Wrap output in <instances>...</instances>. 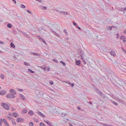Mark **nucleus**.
Wrapping results in <instances>:
<instances>
[{
  "label": "nucleus",
  "instance_id": "obj_24",
  "mask_svg": "<svg viewBox=\"0 0 126 126\" xmlns=\"http://www.w3.org/2000/svg\"><path fill=\"white\" fill-rule=\"evenodd\" d=\"M60 63H62L63 66H65L66 65L65 63L63 61H60Z\"/></svg>",
  "mask_w": 126,
  "mask_h": 126
},
{
  "label": "nucleus",
  "instance_id": "obj_5",
  "mask_svg": "<svg viewBox=\"0 0 126 126\" xmlns=\"http://www.w3.org/2000/svg\"><path fill=\"white\" fill-rule=\"evenodd\" d=\"M35 112L36 113L38 114L39 116L43 118H45L46 117L43 114H42L41 112H39L37 110H36V111H35Z\"/></svg>",
  "mask_w": 126,
  "mask_h": 126
},
{
  "label": "nucleus",
  "instance_id": "obj_56",
  "mask_svg": "<svg viewBox=\"0 0 126 126\" xmlns=\"http://www.w3.org/2000/svg\"><path fill=\"white\" fill-rule=\"evenodd\" d=\"M8 115H9L10 116H12V114L11 113H9L8 114Z\"/></svg>",
  "mask_w": 126,
  "mask_h": 126
},
{
  "label": "nucleus",
  "instance_id": "obj_22",
  "mask_svg": "<svg viewBox=\"0 0 126 126\" xmlns=\"http://www.w3.org/2000/svg\"><path fill=\"white\" fill-rule=\"evenodd\" d=\"M99 95H100L103 98H105V95L102 93L101 92V94H99Z\"/></svg>",
  "mask_w": 126,
  "mask_h": 126
},
{
  "label": "nucleus",
  "instance_id": "obj_61",
  "mask_svg": "<svg viewBox=\"0 0 126 126\" xmlns=\"http://www.w3.org/2000/svg\"><path fill=\"white\" fill-rule=\"evenodd\" d=\"M123 41L124 42H126V40H123Z\"/></svg>",
  "mask_w": 126,
  "mask_h": 126
},
{
  "label": "nucleus",
  "instance_id": "obj_7",
  "mask_svg": "<svg viewBox=\"0 0 126 126\" xmlns=\"http://www.w3.org/2000/svg\"><path fill=\"white\" fill-rule=\"evenodd\" d=\"M6 93V92L5 91L1 90L0 92V94L1 95H4Z\"/></svg>",
  "mask_w": 126,
  "mask_h": 126
},
{
  "label": "nucleus",
  "instance_id": "obj_3",
  "mask_svg": "<svg viewBox=\"0 0 126 126\" xmlns=\"http://www.w3.org/2000/svg\"><path fill=\"white\" fill-rule=\"evenodd\" d=\"M1 105L2 107L6 110H8L9 109V106L5 103H2L1 104Z\"/></svg>",
  "mask_w": 126,
  "mask_h": 126
},
{
  "label": "nucleus",
  "instance_id": "obj_46",
  "mask_svg": "<svg viewBox=\"0 0 126 126\" xmlns=\"http://www.w3.org/2000/svg\"><path fill=\"white\" fill-rule=\"evenodd\" d=\"M66 29L64 30V31L65 32V33L67 34L68 32L66 31Z\"/></svg>",
  "mask_w": 126,
  "mask_h": 126
},
{
  "label": "nucleus",
  "instance_id": "obj_6",
  "mask_svg": "<svg viewBox=\"0 0 126 126\" xmlns=\"http://www.w3.org/2000/svg\"><path fill=\"white\" fill-rule=\"evenodd\" d=\"M24 119L21 118H19L16 119V121L17 123L21 122L23 121Z\"/></svg>",
  "mask_w": 126,
  "mask_h": 126
},
{
  "label": "nucleus",
  "instance_id": "obj_4",
  "mask_svg": "<svg viewBox=\"0 0 126 126\" xmlns=\"http://www.w3.org/2000/svg\"><path fill=\"white\" fill-rule=\"evenodd\" d=\"M79 54L80 55V57L81 59V60L83 62H84V64H85L86 62L85 61L84 59L83 58V54L82 53L80 52L79 53Z\"/></svg>",
  "mask_w": 126,
  "mask_h": 126
},
{
  "label": "nucleus",
  "instance_id": "obj_57",
  "mask_svg": "<svg viewBox=\"0 0 126 126\" xmlns=\"http://www.w3.org/2000/svg\"><path fill=\"white\" fill-rule=\"evenodd\" d=\"M4 43L2 41H0V44H3Z\"/></svg>",
  "mask_w": 126,
  "mask_h": 126
},
{
  "label": "nucleus",
  "instance_id": "obj_13",
  "mask_svg": "<svg viewBox=\"0 0 126 126\" xmlns=\"http://www.w3.org/2000/svg\"><path fill=\"white\" fill-rule=\"evenodd\" d=\"M28 114L30 115H32L33 114V112L32 110H31L28 112Z\"/></svg>",
  "mask_w": 126,
  "mask_h": 126
},
{
  "label": "nucleus",
  "instance_id": "obj_49",
  "mask_svg": "<svg viewBox=\"0 0 126 126\" xmlns=\"http://www.w3.org/2000/svg\"><path fill=\"white\" fill-rule=\"evenodd\" d=\"M34 53L33 52H31L30 53V54L31 55H34Z\"/></svg>",
  "mask_w": 126,
  "mask_h": 126
},
{
  "label": "nucleus",
  "instance_id": "obj_31",
  "mask_svg": "<svg viewBox=\"0 0 126 126\" xmlns=\"http://www.w3.org/2000/svg\"><path fill=\"white\" fill-rule=\"evenodd\" d=\"M29 125L30 126H33V124L32 122H30L29 123Z\"/></svg>",
  "mask_w": 126,
  "mask_h": 126
},
{
  "label": "nucleus",
  "instance_id": "obj_28",
  "mask_svg": "<svg viewBox=\"0 0 126 126\" xmlns=\"http://www.w3.org/2000/svg\"><path fill=\"white\" fill-rule=\"evenodd\" d=\"M0 78L2 79H3L4 78V77L3 74H2L1 75Z\"/></svg>",
  "mask_w": 126,
  "mask_h": 126
},
{
  "label": "nucleus",
  "instance_id": "obj_43",
  "mask_svg": "<svg viewBox=\"0 0 126 126\" xmlns=\"http://www.w3.org/2000/svg\"><path fill=\"white\" fill-rule=\"evenodd\" d=\"M54 34L56 36H58L59 35V34H57L56 32H54Z\"/></svg>",
  "mask_w": 126,
  "mask_h": 126
},
{
  "label": "nucleus",
  "instance_id": "obj_58",
  "mask_svg": "<svg viewBox=\"0 0 126 126\" xmlns=\"http://www.w3.org/2000/svg\"><path fill=\"white\" fill-rule=\"evenodd\" d=\"M19 90L20 91H23V90L22 89H19Z\"/></svg>",
  "mask_w": 126,
  "mask_h": 126
},
{
  "label": "nucleus",
  "instance_id": "obj_62",
  "mask_svg": "<svg viewBox=\"0 0 126 126\" xmlns=\"http://www.w3.org/2000/svg\"><path fill=\"white\" fill-rule=\"evenodd\" d=\"M89 103L90 104H92V102H91V101H89Z\"/></svg>",
  "mask_w": 126,
  "mask_h": 126
},
{
  "label": "nucleus",
  "instance_id": "obj_23",
  "mask_svg": "<svg viewBox=\"0 0 126 126\" xmlns=\"http://www.w3.org/2000/svg\"><path fill=\"white\" fill-rule=\"evenodd\" d=\"M40 126H46L44 124L43 122H41L40 124Z\"/></svg>",
  "mask_w": 126,
  "mask_h": 126
},
{
  "label": "nucleus",
  "instance_id": "obj_40",
  "mask_svg": "<svg viewBox=\"0 0 126 126\" xmlns=\"http://www.w3.org/2000/svg\"><path fill=\"white\" fill-rule=\"evenodd\" d=\"M22 33H23V35H25V36H27V34L25 32H22Z\"/></svg>",
  "mask_w": 126,
  "mask_h": 126
},
{
  "label": "nucleus",
  "instance_id": "obj_37",
  "mask_svg": "<svg viewBox=\"0 0 126 126\" xmlns=\"http://www.w3.org/2000/svg\"><path fill=\"white\" fill-rule=\"evenodd\" d=\"M34 55H35V56H40V54H38L37 53H34Z\"/></svg>",
  "mask_w": 126,
  "mask_h": 126
},
{
  "label": "nucleus",
  "instance_id": "obj_15",
  "mask_svg": "<svg viewBox=\"0 0 126 126\" xmlns=\"http://www.w3.org/2000/svg\"><path fill=\"white\" fill-rule=\"evenodd\" d=\"M95 91L98 94H101V92L98 89H97V90H96Z\"/></svg>",
  "mask_w": 126,
  "mask_h": 126
},
{
  "label": "nucleus",
  "instance_id": "obj_16",
  "mask_svg": "<svg viewBox=\"0 0 126 126\" xmlns=\"http://www.w3.org/2000/svg\"><path fill=\"white\" fill-rule=\"evenodd\" d=\"M76 64L77 65H79L80 64V61L78 60L76 61Z\"/></svg>",
  "mask_w": 126,
  "mask_h": 126
},
{
  "label": "nucleus",
  "instance_id": "obj_34",
  "mask_svg": "<svg viewBox=\"0 0 126 126\" xmlns=\"http://www.w3.org/2000/svg\"><path fill=\"white\" fill-rule=\"evenodd\" d=\"M112 103L115 105H118V104L114 101H113Z\"/></svg>",
  "mask_w": 126,
  "mask_h": 126
},
{
  "label": "nucleus",
  "instance_id": "obj_27",
  "mask_svg": "<svg viewBox=\"0 0 126 126\" xmlns=\"http://www.w3.org/2000/svg\"><path fill=\"white\" fill-rule=\"evenodd\" d=\"M20 7L22 8H24L25 7V6L23 4H21Z\"/></svg>",
  "mask_w": 126,
  "mask_h": 126
},
{
  "label": "nucleus",
  "instance_id": "obj_47",
  "mask_svg": "<svg viewBox=\"0 0 126 126\" xmlns=\"http://www.w3.org/2000/svg\"><path fill=\"white\" fill-rule=\"evenodd\" d=\"M112 27H114V28H115V26H112L111 27H110V28H109V29H110V30H112V29H111V28Z\"/></svg>",
  "mask_w": 126,
  "mask_h": 126
},
{
  "label": "nucleus",
  "instance_id": "obj_38",
  "mask_svg": "<svg viewBox=\"0 0 126 126\" xmlns=\"http://www.w3.org/2000/svg\"><path fill=\"white\" fill-rule=\"evenodd\" d=\"M7 117L11 120H13L14 119L13 118L10 117L9 116H8Z\"/></svg>",
  "mask_w": 126,
  "mask_h": 126
},
{
  "label": "nucleus",
  "instance_id": "obj_51",
  "mask_svg": "<svg viewBox=\"0 0 126 126\" xmlns=\"http://www.w3.org/2000/svg\"><path fill=\"white\" fill-rule=\"evenodd\" d=\"M117 34V38H119V34L118 33L117 34Z\"/></svg>",
  "mask_w": 126,
  "mask_h": 126
},
{
  "label": "nucleus",
  "instance_id": "obj_10",
  "mask_svg": "<svg viewBox=\"0 0 126 126\" xmlns=\"http://www.w3.org/2000/svg\"><path fill=\"white\" fill-rule=\"evenodd\" d=\"M44 121L45 122L47 123V124L49 125L50 126H54L51 123L49 122L48 121Z\"/></svg>",
  "mask_w": 126,
  "mask_h": 126
},
{
  "label": "nucleus",
  "instance_id": "obj_17",
  "mask_svg": "<svg viewBox=\"0 0 126 126\" xmlns=\"http://www.w3.org/2000/svg\"><path fill=\"white\" fill-rule=\"evenodd\" d=\"M27 112V110L26 109H23L22 111L23 113H26Z\"/></svg>",
  "mask_w": 126,
  "mask_h": 126
},
{
  "label": "nucleus",
  "instance_id": "obj_44",
  "mask_svg": "<svg viewBox=\"0 0 126 126\" xmlns=\"http://www.w3.org/2000/svg\"><path fill=\"white\" fill-rule=\"evenodd\" d=\"M73 24L75 26H77V24L74 21H73Z\"/></svg>",
  "mask_w": 126,
  "mask_h": 126
},
{
  "label": "nucleus",
  "instance_id": "obj_9",
  "mask_svg": "<svg viewBox=\"0 0 126 126\" xmlns=\"http://www.w3.org/2000/svg\"><path fill=\"white\" fill-rule=\"evenodd\" d=\"M19 96L20 98V99H21L25 100V97L23 95L21 94H19Z\"/></svg>",
  "mask_w": 126,
  "mask_h": 126
},
{
  "label": "nucleus",
  "instance_id": "obj_63",
  "mask_svg": "<svg viewBox=\"0 0 126 126\" xmlns=\"http://www.w3.org/2000/svg\"><path fill=\"white\" fill-rule=\"evenodd\" d=\"M107 124H103V125L104 126H106Z\"/></svg>",
  "mask_w": 126,
  "mask_h": 126
},
{
  "label": "nucleus",
  "instance_id": "obj_42",
  "mask_svg": "<svg viewBox=\"0 0 126 126\" xmlns=\"http://www.w3.org/2000/svg\"><path fill=\"white\" fill-rule=\"evenodd\" d=\"M77 109L78 110H81L80 107L79 106H78L77 107Z\"/></svg>",
  "mask_w": 126,
  "mask_h": 126
},
{
  "label": "nucleus",
  "instance_id": "obj_60",
  "mask_svg": "<svg viewBox=\"0 0 126 126\" xmlns=\"http://www.w3.org/2000/svg\"><path fill=\"white\" fill-rule=\"evenodd\" d=\"M67 83H68V84H70V82L69 81H67V82H66Z\"/></svg>",
  "mask_w": 126,
  "mask_h": 126
},
{
  "label": "nucleus",
  "instance_id": "obj_45",
  "mask_svg": "<svg viewBox=\"0 0 126 126\" xmlns=\"http://www.w3.org/2000/svg\"><path fill=\"white\" fill-rule=\"evenodd\" d=\"M74 84L73 83H71L70 85L72 87H73L74 86Z\"/></svg>",
  "mask_w": 126,
  "mask_h": 126
},
{
  "label": "nucleus",
  "instance_id": "obj_1",
  "mask_svg": "<svg viewBox=\"0 0 126 126\" xmlns=\"http://www.w3.org/2000/svg\"><path fill=\"white\" fill-rule=\"evenodd\" d=\"M49 109L50 110V111L52 113L56 112L58 113L60 112L59 111L60 108L58 107L55 105H53L52 106H50Z\"/></svg>",
  "mask_w": 126,
  "mask_h": 126
},
{
  "label": "nucleus",
  "instance_id": "obj_39",
  "mask_svg": "<svg viewBox=\"0 0 126 126\" xmlns=\"http://www.w3.org/2000/svg\"><path fill=\"white\" fill-rule=\"evenodd\" d=\"M49 83L51 84L52 85L53 84V82L51 80L49 81Z\"/></svg>",
  "mask_w": 126,
  "mask_h": 126
},
{
  "label": "nucleus",
  "instance_id": "obj_32",
  "mask_svg": "<svg viewBox=\"0 0 126 126\" xmlns=\"http://www.w3.org/2000/svg\"><path fill=\"white\" fill-rule=\"evenodd\" d=\"M66 115V114L64 112L62 113V117H64L65 116V115Z\"/></svg>",
  "mask_w": 126,
  "mask_h": 126
},
{
  "label": "nucleus",
  "instance_id": "obj_41",
  "mask_svg": "<svg viewBox=\"0 0 126 126\" xmlns=\"http://www.w3.org/2000/svg\"><path fill=\"white\" fill-rule=\"evenodd\" d=\"M121 82L122 84L123 85H124L125 84V83L123 81H121Z\"/></svg>",
  "mask_w": 126,
  "mask_h": 126
},
{
  "label": "nucleus",
  "instance_id": "obj_20",
  "mask_svg": "<svg viewBox=\"0 0 126 126\" xmlns=\"http://www.w3.org/2000/svg\"><path fill=\"white\" fill-rule=\"evenodd\" d=\"M12 26V25L11 24H8L7 25V27L9 28H10Z\"/></svg>",
  "mask_w": 126,
  "mask_h": 126
},
{
  "label": "nucleus",
  "instance_id": "obj_33",
  "mask_svg": "<svg viewBox=\"0 0 126 126\" xmlns=\"http://www.w3.org/2000/svg\"><path fill=\"white\" fill-rule=\"evenodd\" d=\"M53 61L56 63H58V61L55 59H53Z\"/></svg>",
  "mask_w": 126,
  "mask_h": 126
},
{
  "label": "nucleus",
  "instance_id": "obj_12",
  "mask_svg": "<svg viewBox=\"0 0 126 126\" xmlns=\"http://www.w3.org/2000/svg\"><path fill=\"white\" fill-rule=\"evenodd\" d=\"M60 13L61 14H63L64 15H67L68 14L67 12L63 11H61L60 12Z\"/></svg>",
  "mask_w": 126,
  "mask_h": 126
},
{
  "label": "nucleus",
  "instance_id": "obj_21",
  "mask_svg": "<svg viewBox=\"0 0 126 126\" xmlns=\"http://www.w3.org/2000/svg\"><path fill=\"white\" fill-rule=\"evenodd\" d=\"M10 45L11 47L13 48H14L15 47V46L12 43H11Z\"/></svg>",
  "mask_w": 126,
  "mask_h": 126
},
{
  "label": "nucleus",
  "instance_id": "obj_50",
  "mask_svg": "<svg viewBox=\"0 0 126 126\" xmlns=\"http://www.w3.org/2000/svg\"><path fill=\"white\" fill-rule=\"evenodd\" d=\"M15 3H16V2L15 0H12Z\"/></svg>",
  "mask_w": 126,
  "mask_h": 126
},
{
  "label": "nucleus",
  "instance_id": "obj_14",
  "mask_svg": "<svg viewBox=\"0 0 126 126\" xmlns=\"http://www.w3.org/2000/svg\"><path fill=\"white\" fill-rule=\"evenodd\" d=\"M3 121L4 123L6 125H8V123L6 121V120L5 119H3Z\"/></svg>",
  "mask_w": 126,
  "mask_h": 126
},
{
  "label": "nucleus",
  "instance_id": "obj_2",
  "mask_svg": "<svg viewBox=\"0 0 126 126\" xmlns=\"http://www.w3.org/2000/svg\"><path fill=\"white\" fill-rule=\"evenodd\" d=\"M10 92L11 94H8L6 95V97L9 98H13L15 97V95L16 94V93L13 89H11L10 90Z\"/></svg>",
  "mask_w": 126,
  "mask_h": 126
},
{
  "label": "nucleus",
  "instance_id": "obj_59",
  "mask_svg": "<svg viewBox=\"0 0 126 126\" xmlns=\"http://www.w3.org/2000/svg\"><path fill=\"white\" fill-rule=\"evenodd\" d=\"M77 28L79 30H81V28L78 26Z\"/></svg>",
  "mask_w": 126,
  "mask_h": 126
},
{
  "label": "nucleus",
  "instance_id": "obj_36",
  "mask_svg": "<svg viewBox=\"0 0 126 126\" xmlns=\"http://www.w3.org/2000/svg\"><path fill=\"white\" fill-rule=\"evenodd\" d=\"M125 8H122L121 9V11H123L125 10Z\"/></svg>",
  "mask_w": 126,
  "mask_h": 126
},
{
  "label": "nucleus",
  "instance_id": "obj_35",
  "mask_svg": "<svg viewBox=\"0 0 126 126\" xmlns=\"http://www.w3.org/2000/svg\"><path fill=\"white\" fill-rule=\"evenodd\" d=\"M42 42L43 43H44L45 44H46V43L45 41L43 39H42Z\"/></svg>",
  "mask_w": 126,
  "mask_h": 126
},
{
  "label": "nucleus",
  "instance_id": "obj_48",
  "mask_svg": "<svg viewBox=\"0 0 126 126\" xmlns=\"http://www.w3.org/2000/svg\"><path fill=\"white\" fill-rule=\"evenodd\" d=\"M36 1H37L40 2H42L41 0H36Z\"/></svg>",
  "mask_w": 126,
  "mask_h": 126
},
{
  "label": "nucleus",
  "instance_id": "obj_30",
  "mask_svg": "<svg viewBox=\"0 0 126 126\" xmlns=\"http://www.w3.org/2000/svg\"><path fill=\"white\" fill-rule=\"evenodd\" d=\"M41 7H42V9L46 10L47 9V8L45 6H41Z\"/></svg>",
  "mask_w": 126,
  "mask_h": 126
},
{
  "label": "nucleus",
  "instance_id": "obj_53",
  "mask_svg": "<svg viewBox=\"0 0 126 126\" xmlns=\"http://www.w3.org/2000/svg\"><path fill=\"white\" fill-rule=\"evenodd\" d=\"M38 37H39V39L41 40L42 41V39H42V38L41 37H40L39 36H38Z\"/></svg>",
  "mask_w": 126,
  "mask_h": 126
},
{
  "label": "nucleus",
  "instance_id": "obj_54",
  "mask_svg": "<svg viewBox=\"0 0 126 126\" xmlns=\"http://www.w3.org/2000/svg\"><path fill=\"white\" fill-rule=\"evenodd\" d=\"M51 32H52L53 33H54V32H54V31H53V30H51Z\"/></svg>",
  "mask_w": 126,
  "mask_h": 126
},
{
  "label": "nucleus",
  "instance_id": "obj_18",
  "mask_svg": "<svg viewBox=\"0 0 126 126\" xmlns=\"http://www.w3.org/2000/svg\"><path fill=\"white\" fill-rule=\"evenodd\" d=\"M12 124L13 125H16V123L14 121V119L13 120H12Z\"/></svg>",
  "mask_w": 126,
  "mask_h": 126
},
{
  "label": "nucleus",
  "instance_id": "obj_29",
  "mask_svg": "<svg viewBox=\"0 0 126 126\" xmlns=\"http://www.w3.org/2000/svg\"><path fill=\"white\" fill-rule=\"evenodd\" d=\"M24 65H26V66H28L29 65V64L27 63L26 62H25L24 63Z\"/></svg>",
  "mask_w": 126,
  "mask_h": 126
},
{
  "label": "nucleus",
  "instance_id": "obj_11",
  "mask_svg": "<svg viewBox=\"0 0 126 126\" xmlns=\"http://www.w3.org/2000/svg\"><path fill=\"white\" fill-rule=\"evenodd\" d=\"M110 54L111 55L114 56L115 55V53L114 51H111L110 52Z\"/></svg>",
  "mask_w": 126,
  "mask_h": 126
},
{
  "label": "nucleus",
  "instance_id": "obj_52",
  "mask_svg": "<svg viewBox=\"0 0 126 126\" xmlns=\"http://www.w3.org/2000/svg\"><path fill=\"white\" fill-rule=\"evenodd\" d=\"M124 33L125 34H126V29L124 31Z\"/></svg>",
  "mask_w": 126,
  "mask_h": 126
},
{
  "label": "nucleus",
  "instance_id": "obj_55",
  "mask_svg": "<svg viewBox=\"0 0 126 126\" xmlns=\"http://www.w3.org/2000/svg\"><path fill=\"white\" fill-rule=\"evenodd\" d=\"M27 11L29 13H32L31 12H30V11L29 10H27Z\"/></svg>",
  "mask_w": 126,
  "mask_h": 126
},
{
  "label": "nucleus",
  "instance_id": "obj_25",
  "mask_svg": "<svg viewBox=\"0 0 126 126\" xmlns=\"http://www.w3.org/2000/svg\"><path fill=\"white\" fill-rule=\"evenodd\" d=\"M28 72H30L32 73H34V72L31 69H29L28 70Z\"/></svg>",
  "mask_w": 126,
  "mask_h": 126
},
{
  "label": "nucleus",
  "instance_id": "obj_26",
  "mask_svg": "<svg viewBox=\"0 0 126 126\" xmlns=\"http://www.w3.org/2000/svg\"><path fill=\"white\" fill-rule=\"evenodd\" d=\"M93 87L94 90H95V91L96 90H97V88L94 85H93Z\"/></svg>",
  "mask_w": 126,
  "mask_h": 126
},
{
  "label": "nucleus",
  "instance_id": "obj_64",
  "mask_svg": "<svg viewBox=\"0 0 126 126\" xmlns=\"http://www.w3.org/2000/svg\"><path fill=\"white\" fill-rule=\"evenodd\" d=\"M14 110H15L13 108L12 109V111H14Z\"/></svg>",
  "mask_w": 126,
  "mask_h": 126
},
{
  "label": "nucleus",
  "instance_id": "obj_19",
  "mask_svg": "<svg viewBox=\"0 0 126 126\" xmlns=\"http://www.w3.org/2000/svg\"><path fill=\"white\" fill-rule=\"evenodd\" d=\"M120 38L122 40H123V39H125V36L124 35L121 36L120 37Z\"/></svg>",
  "mask_w": 126,
  "mask_h": 126
},
{
  "label": "nucleus",
  "instance_id": "obj_8",
  "mask_svg": "<svg viewBox=\"0 0 126 126\" xmlns=\"http://www.w3.org/2000/svg\"><path fill=\"white\" fill-rule=\"evenodd\" d=\"M13 115L16 118L19 116L18 114L15 112H13Z\"/></svg>",
  "mask_w": 126,
  "mask_h": 126
}]
</instances>
